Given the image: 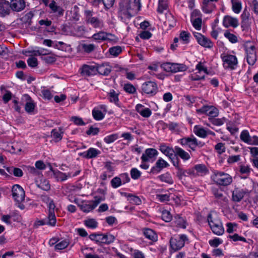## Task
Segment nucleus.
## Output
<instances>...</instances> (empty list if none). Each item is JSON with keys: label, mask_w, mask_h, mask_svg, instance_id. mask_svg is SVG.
Segmentation results:
<instances>
[{"label": "nucleus", "mask_w": 258, "mask_h": 258, "mask_svg": "<svg viewBox=\"0 0 258 258\" xmlns=\"http://www.w3.org/2000/svg\"><path fill=\"white\" fill-rule=\"evenodd\" d=\"M250 136L249 133L247 130H243L241 132L240 135V140L245 143L247 144L249 140H250Z\"/></svg>", "instance_id": "obj_55"}, {"label": "nucleus", "mask_w": 258, "mask_h": 258, "mask_svg": "<svg viewBox=\"0 0 258 258\" xmlns=\"http://www.w3.org/2000/svg\"><path fill=\"white\" fill-rule=\"evenodd\" d=\"M212 192L215 198L216 199L217 201L219 203L220 205L227 203L228 199L224 196L222 190L216 187H213L212 189Z\"/></svg>", "instance_id": "obj_21"}, {"label": "nucleus", "mask_w": 258, "mask_h": 258, "mask_svg": "<svg viewBox=\"0 0 258 258\" xmlns=\"http://www.w3.org/2000/svg\"><path fill=\"white\" fill-rule=\"evenodd\" d=\"M108 34L104 31H100L93 34L92 38L98 42L106 40L107 39Z\"/></svg>", "instance_id": "obj_40"}, {"label": "nucleus", "mask_w": 258, "mask_h": 258, "mask_svg": "<svg viewBox=\"0 0 258 258\" xmlns=\"http://www.w3.org/2000/svg\"><path fill=\"white\" fill-rule=\"evenodd\" d=\"M122 51V49L120 46H116L112 47L109 48V52L110 53V54L114 56H117Z\"/></svg>", "instance_id": "obj_58"}, {"label": "nucleus", "mask_w": 258, "mask_h": 258, "mask_svg": "<svg viewBox=\"0 0 258 258\" xmlns=\"http://www.w3.org/2000/svg\"><path fill=\"white\" fill-rule=\"evenodd\" d=\"M165 126L173 132H178L180 130L179 123L177 122H169L168 123H165Z\"/></svg>", "instance_id": "obj_45"}, {"label": "nucleus", "mask_w": 258, "mask_h": 258, "mask_svg": "<svg viewBox=\"0 0 258 258\" xmlns=\"http://www.w3.org/2000/svg\"><path fill=\"white\" fill-rule=\"evenodd\" d=\"M175 218L176 219L175 223L177 226L182 228H186V222L182 217L177 215Z\"/></svg>", "instance_id": "obj_59"}, {"label": "nucleus", "mask_w": 258, "mask_h": 258, "mask_svg": "<svg viewBox=\"0 0 258 258\" xmlns=\"http://www.w3.org/2000/svg\"><path fill=\"white\" fill-rule=\"evenodd\" d=\"M160 150L166 156H168L170 159L172 164H174V162H176L179 158L174 155L175 152V148L173 149L172 147H170L166 145L165 144H162L160 145Z\"/></svg>", "instance_id": "obj_14"}, {"label": "nucleus", "mask_w": 258, "mask_h": 258, "mask_svg": "<svg viewBox=\"0 0 258 258\" xmlns=\"http://www.w3.org/2000/svg\"><path fill=\"white\" fill-rule=\"evenodd\" d=\"M242 190L235 188L232 191V200L235 202H239L244 197Z\"/></svg>", "instance_id": "obj_37"}, {"label": "nucleus", "mask_w": 258, "mask_h": 258, "mask_svg": "<svg viewBox=\"0 0 258 258\" xmlns=\"http://www.w3.org/2000/svg\"><path fill=\"white\" fill-rule=\"evenodd\" d=\"M188 239L185 234H180L172 237L170 240V246L174 251H178L181 249L185 245Z\"/></svg>", "instance_id": "obj_6"}, {"label": "nucleus", "mask_w": 258, "mask_h": 258, "mask_svg": "<svg viewBox=\"0 0 258 258\" xmlns=\"http://www.w3.org/2000/svg\"><path fill=\"white\" fill-rule=\"evenodd\" d=\"M37 187L43 190L48 191L50 189V185L49 181L45 178L42 177L40 182L37 180L35 181Z\"/></svg>", "instance_id": "obj_38"}, {"label": "nucleus", "mask_w": 258, "mask_h": 258, "mask_svg": "<svg viewBox=\"0 0 258 258\" xmlns=\"http://www.w3.org/2000/svg\"><path fill=\"white\" fill-rule=\"evenodd\" d=\"M94 199V201H88L79 205L80 209L84 212H89L94 210L101 201L104 200V198L97 196L95 197Z\"/></svg>", "instance_id": "obj_10"}, {"label": "nucleus", "mask_w": 258, "mask_h": 258, "mask_svg": "<svg viewBox=\"0 0 258 258\" xmlns=\"http://www.w3.org/2000/svg\"><path fill=\"white\" fill-rule=\"evenodd\" d=\"M174 155H175L178 158L179 157L184 161L188 160L190 158L189 154L187 152L178 146L175 147Z\"/></svg>", "instance_id": "obj_34"}, {"label": "nucleus", "mask_w": 258, "mask_h": 258, "mask_svg": "<svg viewBox=\"0 0 258 258\" xmlns=\"http://www.w3.org/2000/svg\"><path fill=\"white\" fill-rule=\"evenodd\" d=\"M232 11L236 14H239L242 8V5L239 0H231Z\"/></svg>", "instance_id": "obj_43"}, {"label": "nucleus", "mask_w": 258, "mask_h": 258, "mask_svg": "<svg viewBox=\"0 0 258 258\" xmlns=\"http://www.w3.org/2000/svg\"><path fill=\"white\" fill-rule=\"evenodd\" d=\"M23 99L25 100L26 102L25 105V111L29 113H31L33 112L36 106L34 101L27 94H25L23 95Z\"/></svg>", "instance_id": "obj_22"}, {"label": "nucleus", "mask_w": 258, "mask_h": 258, "mask_svg": "<svg viewBox=\"0 0 258 258\" xmlns=\"http://www.w3.org/2000/svg\"><path fill=\"white\" fill-rule=\"evenodd\" d=\"M131 176L132 179L137 180L141 176L142 173L136 168H133L130 171Z\"/></svg>", "instance_id": "obj_53"}, {"label": "nucleus", "mask_w": 258, "mask_h": 258, "mask_svg": "<svg viewBox=\"0 0 258 258\" xmlns=\"http://www.w3.org/2000/svg\"><path fill=\"white\" fill-rule=\"evenodd\" d=\"M162 67L166 72L173 73L185 71L187 69V67L183 64L171 62L164 63Z\"/></svg>", "instance_id": "obj_9"}, {"label": "nucleus", "mask_w": 258, "mask_h": 258, "mask_svg": "<svg viewBox=\"0 0 258 258\" xmlns=\"http://www.w3.org/2000/svg\"><path fill=\"white\" fill-rule=\"evenodd\" d=\"M97 73L104 76H107L111 71V67L107 64L103 63L99 66H96Z\"/></svg>", "instance_id": "obj_31"}, {"label": "nucleus", "mask_w": 258, "mask_h": 258, "mask_svg": "<svg viewBox=\"0 0 258 258\" xmlns=\"http://www.w3.org/2000/svg\"><path fill=\"white\" fill-rule=\"evenodd\" d=\"M221 58L225 69L234 70L237 67L238 60L235 55L223 53L221 54Z\"/></svg>", "instance_id": "obj_7"}, {"label": "nucleus", "mask_w": 258, "mask_h": 258, "mask_svg": "<svg viewBox=\"0 0 258 258\" xmlns=\"http://www.w3.org/2000/svg\"><path fill=\"white\" fill-rule=\"evenodd\" d=\"M127 200L133 204L139 205L142 203V201L139 197L132 194H128L127 196Z\"/></svg>", "instance_id": "obj_49"}, {"label": "nucleus", "mask_w": 258, "mask_h": 258, "mask_svg": "<svg viewBox=\"0 0 258 258\" xmlns=\"http://www.w3.org/2000/svg\"><path fill=\"white\" fill-rule=\"evenodd\" d=\"M207 221L212 232L216 235H221L224 228L219 216L216 212H211L207 216Z\"/></svg>", "instance_id": "obj_2"}, {"label": "nucleus", "mask_w": 258, "mask_h": 258, "mask_svg": "<svg viewBox=\"0 0 258 258\" xmlns=\"http://www.w3.org/2000/svg\"><path fill=\"white\" fill-rule=\"evenodd\" d=\"M191 23L193 27L197 30H200L201 29L202 27V18H198L197 19H190Z\"/></svg>", "instance_id": "obj_52"}, {"label": "nucleus", "mask_w": 258, "mask_h": 258, "mask_svg": "<svg viewBox=\"0 0 258 258\" xmlns=\"http://www.w3.org/2000/svg\"><path fill=\"white\" fill-rule=\"evenodd\" d=\"M12 195L16 205L21 210L25 208V206L22 204L24 201L25 193L23 188L19 184H15L12 188Z\"/></svg>", "instance_id": "obj_4"}, {"label": "nucleus", "mask_w": 258, "mask_h": 258, "mask_svg": "<svg viewBox=\"0 0 258 258\" xmlns=\"http://www.w3.org/2000/svg\"><path fill=\"white\" fill-rule=\"evenodd\" d=\"M245 51L247 54L246 59L248 64L253 66L257 59L255 46L253 45L250 46L246 45L245 46Z\"/></svg>", "instance_id": "obj_13"}, {"label": "nucleus", "mask_w": 258, "mask_h": 258, "mask_svg": "<svg viewBox=\"0 0 258 258\" xmlns=\"http://www.w3.org/2000/svg\"><path fill=\"white\" fill-rule=\"evenodd\" d=\"M7 170L10 174H13L16 177H21L23 175L22 170L19 168L10 167L7 168Z\"/></svg>", "instance_id": "obj_42"}, {"label": "nucleus", "mask_w": 258, "mask_h": 258, "mask_svg": "<svg viewBox=\"0 0 258 258\" xmlns=\"http://www.w3.org/2000/svg\"><path fill=\"white\" fill-rule=\"evenodd\" d=\"M162 218L166 222H169L172 220V216L169 211L164 210L162 213Z\"/></svg>", "instance_id": "obj_64"}, {"label": "nucleus", "mask_w": 258, "mask_h": 258, "mask_svg": "<svg viewBox=\"0 0 258 258\" xmlns=\"http://www.w3.org/2000/svg\"><path fill=\"white\" fill-rule=\"evenodd\" d=\"M197 112L198 113L207 114L212 117L217 116L219 114L218 109L213 106L204 105L197 109Z\"/></svg>", "instance_id": "obj_16"}, {"label": "nucleus", "mask_w": 258, "mask_h": 258, "mask_svg": "<svg viewBox=\"0 0 258 258\" xmlns=\"http://www.w3.org/2000/svg\"><path fill=\"white\" fill-rule=\"evenodd\" d=\"M124 90L130 94H134L136 92V89L131 84H125L123 86Z\"/></svg>", "instance_id": "obj_63"}, {"label": "nucleus", "mask_w": 258, "mask_h": 258, "mask_svg": "<svg viewBox=\"0 0 258 258\" xmlns=\"http://www.w3.org/2000/svg\"><path fill=\"white\" fill-rule=\"evenodd\" d=\"M10 4L12 10L16 12L22 11L26 6L24 0H12Z\"/></svg>", "instance_id": "obj_26"}, {"label": "nucleus", "mask_w": 258, "mask_h": 258, "mask_svg": "<svg viewBox=\"0 0 258 258\" xmlns=\"http://www.w3.org/2000/svg\"><path fill=\"white\" fill-rule=\"evenodd\" d=\"M27 170L29 173L33 174V175H37L39 177H42L43 176L41 172L33 166H28Z\"/></svg>", "instance_id": "obj_62"}, {"label": "nucleus", "mask_w": 258, "mask_h": 258, "mask_svg": "<svg viewBox=\"0 0 258 258\" xmlns=\"http://www.w3.org/2000/svg\"><path fill=\"white\" fill-rule=\"evenodd\" d=\"M194 35L198 43L202 46L208 48L213 47L214 43L209 38L198 32L194 33Z\"/></svg>", "instance_id": "obj_15"}, {"label": "nucleus", "mask_w": 258, "mask_h": 258, "mask_svg": "<svg viewBox=\"0 0 258 258\" xmlns=\"http://www.w3.org/2000/svg\"><path fill=\"white\" fill-rule=\"evenodd\" d=\"M249 16V13L246 10H244L243 11L242 14L241 15L242 27H243L244 25L246 26L247 24Z\"/></svg>", "instance_id": "obj_50"}, {"label": "nucleus", "mask_w": 258, "mask_h": 258, "mask_svg": "<svg viewBox=\"0 0 258 258\" xmlns=\"http://www.w3.org/2000/svg\"><path fill=\"white\" fill-rule=\"evenodd\" d=\"M224 36L232 43H235L238 42L237 37L234 34L231 33L229 30L224 32Z\"/></svg>", "instance_id": "obj_44"}, {"label": "nucleus", "mask_w": 258, "mask_h": 258, "mask_svg": "<svg viewBox=\"0 0 258 258\" xmlns=\"http://www.w3.org/2000/svg\"><path fill=\"white\" fill-rule=\"evenodd\" d=\"M56 219L55 216L50 213V215H48L46 218L38 221L37 224L38 225H48L50 226H54L56 224Z\"/></svg>", "instance_id": "obj_27"}, {"label": "nucleus", "mask_w": 258, "mask_h": 258, "mask_svg": "<svg viewBox=\"0 0 258 258\" xmlns=\"http://www.w3.org/2000/svg\"><path fill=\"white\" fill-rule=\"evenodd\" d=\"M218 0H204L202 7L203 12L207 14L211 13L216 8L215 3Z\"/></svg>", "instance_id": "obj_20"}, {"label": "nucleus", "mask_w": 258, "mask_h": 258, "mask_svg": "<svg viewBox=\"0 0 258 258\" xmlns=\"http://www.w3.org/2000/svg\"><path fill=\"white\" fill-rule=\"evenodd\" d=\"M158 154V152L155 149L148 148L145 150L141 158L142 162L153 161L156 159Z\"/></svg>", "instance_id": "obj_17"}, {"label": "nucleus", "mask_w": 258, "mask_h": 258, "mask_svg": "<svg viewBox=\"0 0 258 258\" xmlns=\"http://www.w3.org/2000/svg\"><path fill=\"white\" fill-rule=\"evenodd\" d=\"M169 166V164L166 161L160 158L156 162L155 165L151 168L150 173L153 174H158L163 168Z\"/></svg>", "instance_id": "obj_18"}, {"label": "nucleus", "mask_w": 258, "mask_h": 258, "mask_svg": "<svg viewBox=\"0 0 258 258\" xmlns=\"http://www.w3.org/2000/svg\"><path fill=\"white\" fill-rule=\"evenodd\" d=\"M100 153V150L96 148H90L87 151L83 152L82 155L86 159H91L96 158Z\"/></svg>", "instance_id": "obj_30"}, {"label": "nucleus", "mask_w": 258, "mask_h": 258, "mask_svg": "<svg viewBox=\"0 0 258 258\" xmlns=\"http://www.w3.org/2000/svg\"><path fill=\"white\" fill-rule=\"evenodd\" d=\"M103 243L104 244H110L115 240V237L111 234H103Z\"/></svg>", "instance_id": "obj_54"}, {"label": "nucleus", "mask_w": 258, "mask_h": 258, "mask_svg": "<svg viewBox=\"0 0 258 258\" xmlns=\"http://www.w3.org/2000/svg\"><path fill=\"white\" fill-rule=\"evenodd\" d=\"M194 133L198 137L205 138L208 135V132L203 126L196 125L193 128Z\"/></svg>", "instance_id": "obj_35"}, {"label": "nucleus", "mask_w": 258, "mask_h": 258, "mask_svg": "<svg viewBox=\"0 0 258 258\" xmlns=\"http://www.w3.org/2000/svg\"><path fill=\"white\" fill-rule=\"evenodd\" d=\"M173 165L177 169L176 176L179 179H182L183 177H186L187 175L196 176V174L195 172L194 169L190 168L186 170L179 167V160H178L176 162H174Z\"/></svg>", "instance_id": "obj_11"}, {"label": "nucleus", "mask_w": 258, "mask_h": 258, "mask_svg": "<svg viewBox=\"0 0 258 258\" xmlns=\"http://www.w3.org/2000/svg\"><path fill=\"white\" fill-rule=\"evenodd\" d=\"M194 171H197V174L198 175H205L208 172V169L205 165L203 164H200L196 165L194 167Z\"/></svg>", "instance_id": "obj_39"}, {"label": "nucleus", "mask_w": 258, "mask_h": 258, "mask_svg": "<svg viewBox=\"0 0 258 258\" xmlns=\"http://www.w3.org/2000/svg\"><path fill=\"white\" fill-rule=\"evenodd\" d=\"M80 73L83 76H91L96 74V66L84 64L80 69Z\"/></svg>", "instance_id": "obj_19"}, {"label": "nucleus", "mask_w": 258, "mask_h": 258, "mask_svg": "<svg viewBox=\"0 0 258 258\" xmlns=\"http://www.w3.org/2000/svg\"><path fill=\"white\" fill-rule=\"evenodd\" d=\"M110 184L113 188H117L122 184L119 176L113 178L110 181Z\"/></svg>", "instance_id": "obj_56"}, {"label": "nucleus", "mask_w": 258, "mask_h": 258, "mask_svg": "<svg viewBox=\"0 0 258 258\" xmlns=\"http://www.w3.org/2000/svg\"><path fill=\"white\" fill-rule=\"evenodd\" d=\"M141 0H123L119 4L118 17L123 23L127 24L132 17L141 10Z\"/></svg>", "instance_id": "obj_1"}, {"label": "nucleus", "mask_w": 258, "mask_h": 258, "mask_svg": "<svg viewBox=\"0 0 258 258\" xmlns=\"http://www.w3.org/2000/svg\"><path fill=\"white\" fill-rule=\"evenodd\" d=\"M161 181L165 182L170 184L173 183V180L169 172H166L158 176Z\"/></svg>", "instance_id": "obj_41"}, {"label": "nucleus", "mask_w": 258, "mask_h": 258, "mask_svg": "<svg viewBox=\"0 0 258 258\" xmlns=\"http://www.w3.org/2000/svg\"><path fill=\"white\" fill-rule=\"evenodd\" d=\"M118 95L119 93L118 92L115 91L113 89H111L107 93V97L110 102L114 103L118 107H120L121 105L119 101Z\"/></svg>", "instance_id": "obj_28"}, {"label": "nucleus", "mask_w": 258, "mask_h": 258, "mask_svg": "<svg viewBox=\"0 0 258 258\" xmlns=\"http://www.w3.org/2000/svg\"><path fill=\"white\" fill-rule=\"evenodd\" d=\"M144 235L145 237L153 242L157 241L158 236L155 232L150 228H145L142 229Z\"/></svg>", "instance_id": "obj_32"}, {"label": "nucleus", "mask_w": 258, "mask_h": 258, "mask_svg": "<svg viewBox=\"0 0 258 258\" xmlns=\"http://www.w3.org/2000/svg\"><path fill=\"white\" fill-rule=\"evenodd\" d=\"M136 111L143 117L148 118L152 114V111L149 108L145 107L144 105L138 104L136 106Z\"/></svg>", "instance_id": "obj_29"}, {"label": "nucleus", "mask_w": 258, "mask_h": 258, "mask_svg": "<svg viewBox=\"0 0 258 258\" xmlns=\"http://www.w3.org/2000/svg\"><path fill=\"white\" fill-rule=\"evenodd\" d=\"M212 179L216 184L223 186L230 185L233 181L232 177L230 175L217 170L213 172Z\"/></svg>", "instance_id": "obj_3"}, {"label": "nucleus", "mask_w": 258, "mask_h": 258, "mask_svg": "<svg viewBox=\"0 0 258 258\" xmlns=\"http://www.w3.org/2000/svg\"><path fill=\"white\" fill-rule=\"evenodd\" d=\"M223 25L225 28H236L239 25L238 20L236 18L227 15L224 17Z\"/></svg>", "instance_id": "obj_24"}, {"label": "nucleus", "mask_w": 258, "mask_h": 258, "mask_svg": "<svg viewBox=\"0 0 258 258\" xmlns=\"http://www.w3.org/2000/svg\"><path fill=\"white\" fill-rule=\"evenodd\" d=\"M158 88L156 83L153 81H148L142 85V92L150 96L155 95L158 92Z\"/></svg>", "instance_id": "obj_12"}, {"label": "nucleus", "mask_w": 258, "mask_h": 258, "mask_svg": "<svg viewBox=\"0 0 258 258\" xmlns=\"http://www.w3.org/2000/svg\"><path fill=\"white\" fill-rule=\"evenodd\" d=\"M118 138V134H113L107 136L105 137L103 140L104 142L106 144H111L114 142Z\"/></svg>", "instance_id": "obj_51"}, {"label": "nucleus", "mask_w": 258, "mask_h": 258, "mask_svg": "<svg viewBox=\"0 0 258 258\" xmlns=\"http://www.w3.org/2000/svg\"><path fill=\"white\" fill-rule=\"evenodd\" d=\"M81 172V170L78 169L75 171L74 173L72 172H69L68 173H63L60 171H58L55 173L56 177L57 178L58 180H60L61 181H63L67 180L68 178L75 177L79 175Z\"/></svg>", "instance_id": "obj_25"}, {"label": "nucleus", "mask_w": 258, "mask_h": 258, "mask_svg": "<svg viewBox=\"0 0 258 258\" xmlns=\"http://www.w3.org/2000/svg\"><path fill=\"white\" fill-rule=\"evenodd\" d=\"M178 142L182 146H186L192 151H195L197 147H202L205 145L204 143L198 141L193 135L188 137H184L179 139Z\"/></svg>", "instance_id": "obj_5"}, {"label": "nucleus", "mask_w": 258, "mask_h": 258, "mask_svg": "<svg viewBox=\"0 0 258 258\" xmlns=\"http://www.w3.org/2000/svg\"><path fill=\"white\" fill-rule=\"evenodd\" d=\"M63 134L62 127L54 128L51 132V137L55 142H59L62 138Z\"/></svg>", "instance_id": "obj_33"}, {"label": "nucleus", "mask_w": 258, "mask_h": 258, "mask_svg": "<svg viewBox=\"0 0 258 258\" xmlns=\"http://www.w3.org/2000/svg\"><path fill=\"white\" fill-rule=\"evenodd\" d=\"M92 115L93 118L96 120H100L104 118V114L101 111L96 108L92 110Z\"/></svg>", "instance_id": "obj_47"}, {"label": "nucleus", "mask_w": 258, "mask_h": 258, "mask_svg": "<svg viewBox=\"0 0 258 258\" xmlns=\"http://www.w3.org/2000/svg\"><path fill=\"white\" fill-rule=\"evenodd\" d=\"M11 9V4L6 0H0V16L5 17L10 14Z\"/></svg>", "instance_id": "obj_23"}, {"label": "nucleus", "mask_w": 258, "mask_h": 258, "mask_svg": "<svg viewBox=\"0 0 258 258\" xmlns=\"http://www.w3.org/2000/svg\"><path fill=\"white\" fill-rule=\"evenodd\" d=\"M69 244V241L67 239L62 240L55 245V248L57 250H62L66 248Z\"/></svg>", "instance_id": "obj_57"}, {"label": "nucleus", "mask_w": 258, "mask_h": 258, "mask_svg": "<svg viewBox=\"0 0 258 258\" xmlns=\"http://www.w3.org/2000/svg\"><path fill=\"white\" fill-rule=\"evenodd\" d=\"M103 234L93 233L89 235V238L96 243H103Z\"/></svg>", "instance_id": "obj_48"}, {"label": "nucleus", "mask_w": 258, "mask_h": 258, "mask_svg": "<svg viewBox=\"0 0 258 258\" xmlns=\"http://www.w3.org/2000/svg\"><path fill=\"white\" fill-rule=\"evenodd\" d=\"M49 7L53 13L57 14L58 16L63 15L64 10L60 6H57L54 0H52L49 4Z\"/></svg>", "instance_id": "obj_36"}, {"label": "nucleus", "mask_w": 258, "mask_h": 258, "mask_svg": "<svg viewBox=\"0 0 258 258\" xmlns=\"http://www.w3.org/2000/svg\"><path fill=\"white\" fill-rule=\"evenodd\" d=\"M190 34L187 31H183L180 34V38L184 42V43L187 44L189 42Z\"/></svg>", "instance_id": "obj_61"}, {"label": "nucleus", "mask_w": 258, "mask_h": 258, "mask_svg": "<svg viewBox=\"0 0 258 258\" xmlns=\"http://www.w3.org/2000/svg\"><path fill=\"white\" fill-rule=\"evenodd\" d=\"M85 21L87 24L91 25L95 28H102L103 27V21L97 17H93V12L86 10L84 12Z\"/></svg>", "instance_id": "obj_8"}, {"label": "nucleus", "mask_w": 258, "mask_h": 258, "mask_svg": "<svg viewBox=\"0 0 258 258\" xmlns=\"http://www.w3.org/2000/svg\"><path fill=\"white\" fill-rule=\"evenodd\" d=\"M82 50L87 53H90L93 51L96 46L93 44L84 43L81 45Z\"/></svg>", "instance_id": "obj_46"}, {"label": "nucleus", "mask_w": 258, "mask_h": 258, "mask_svg": "<svg viewBox=\"0 0 258 258\" xmlns=\"http://www.w3.org/2000/svg\"><path fill=\"white\" fill-rule=\"evenodd\" d=\"M85 225L90 228H95L98 226L97 222L94 219H89L85 220Z\"/></svg>", "instance_id": "obj_60"}]
</instances>
